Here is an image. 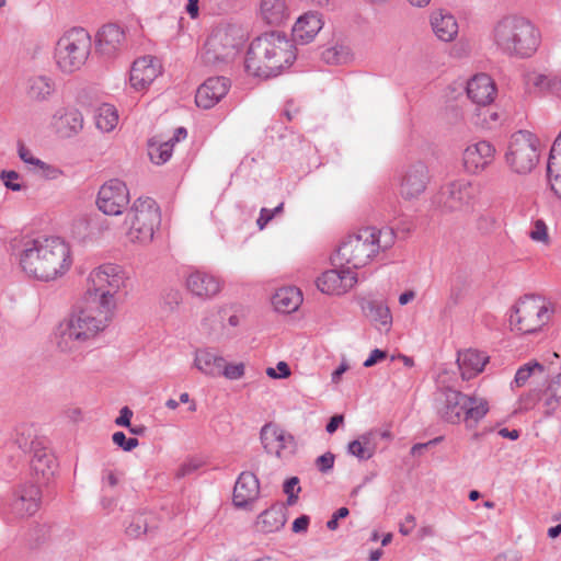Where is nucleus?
I'll return each mask as SVG.
<instances>
[{
  "mask_svg": "<svg viewBox=\"0 0 561 561\" xmlns=\"http://www.w3.org/2000/svg\"><path fill=\"white\" fill-rule=\"evenodd\" d=\"M239 41L227 27H218L207 37L201 59L207 67L221 70L233 61L239 51Z\"/></svg>",
  "mask_w": 561,
  "mask_h": 561,
  "instance_id": "9",
  "label": "nucleus"
},
{
  "mask_svg": "<svg viewBox=\"0 0 561 561\" xmlns=\"http://www.w3.org/2000/svg\"><path fill=\"white\" fill-rule=\"evenodd\" d=\"M286 511L287 508L284 503L273 504L259 515L256 529L263 534L278 531L286 524Z\"/></svg>",
  "mask_w": 561,
  "mask_h": 561,
  "instance_id": "26",
  "label": "nucleus"
},
{
  "mask_svg": "<svg viewBox=\"0 0 561 561\" xmlns=\"http://www.w3.org/2000/svg\"><path fill=\"white\" fill-rule=\"evenodd\" d=\"M536 373L542 375L545 373L543 365L536 360L529 362L517 369L514 382L517 387H522Z\"/></svg>",
  "mask_w": 561,
  "mask_h": 561,
  "instance_id": "42",
  "label": "nucleus"
},
{
  "mask_svg": "<svg viewBox=\"0 0 561 561\" xmlns=\"http://www.w3.org/2000/svg\"><path fill=\"white\" fill-rule=\"evenodd\" d=\"M299 479L291 477L284 483L283 491L287 495V505H294L297 501V494L300 492Z\"/></svg>",
  "mask_w": 561,
  "mask_h": 561,
  "instance_id": "48",
  "label": "nucleus"
},
{
  "mask_svg": "<svg viewBox=\"0 0 561 561\" xmlns=\"http://www.w3.org/2000/svg\"><path fill=\"white\" fill-rule=\"evenodd\" d=\"M344 422V415L343 414H334L333 416L330 417L327 426H325V431L329 433V434H333L336 432V430L339 428L340 425H342Z\"/></svg>",
  "mask_w": 561,
  "mask_h": 561,
  "instance_id": "62",
  "label": "nucleus"
},
{
  "mask_svg": "<svg viewBox=\"0 0 561 561\" xmlns=\"http://www.w3.org/2000/svg\"><path fill=\"white\" fill-rule=\"evenodd\" d=\"M443 397L438 413L440 419L447 423L465 422L467 428L472 430L489 412V403L484 398L468 396L451 388H446L443 391Z\"/></svg>",
  "mask_w": 561,
  "mask_h": 561,
  "instance_id": "5",
  "label": "nucleus"
},
{
  "mask_svg": "<svg viewBox=\"0 0 561 561\" xmlns=\"http://www.w3.org/2000/svg\"><path fill=\"white\" fill-rule=\"evenodd\" d=\"M293 41L298 45H307L316 37V14L308 11L300 15L291 30Z\"/></svg>",
  "mask_w": 561,
  "mask_h": 561,
  "instance_id": "30",
  "label": "nucleus"
},
{
  "mask_svg": "<svg viewBox=\"0 0 561 561\" xmlns=\"http://www.w3.org/2000/svg\"><path fill=\"white\" fill-rule=\"evenodd\" d=\"M444 439L443 436H437L426 443H417V444H414L412 447H411V450H410V454L413 456V457H420L424 454L425 450H427L431 446H435L437 444H439L442 440Z\"/></svg>",
  "mask_w": 561,
  "mask_h": 561,
  "instance_id": "54",
  "label": "nucleus"
},
{
  "mask_svg": "<svg viewBox=\"0 0 561 561\" xmlns=\"http://www.w3.org/2000/svg\"><path fill=\"white\" fill-rule=\"evenodd\" d=\"M310 523V518L307 515H301L296 518L293 523V531L294 533H302L306 531Z\"/></svg>",
  "mask_w": 561,
  "mask_h": 561,
  "instance_id": "63",
  "label": "nucleus"
},
{
  "mask_svg": "<svg viewBox=\"0 0 561 561\" xmlns=\"http://www.w3.org/2000/svg\"><path fill=\"white\" fill-rule=\"evenodd\" d=\"M186 287L194 296L208 299L221 290V280L211 273L194 270L187 275Z\"/></svg>",
  "mask_w": 561,
  "mask_h": 561,
  "instance_id": "22",
  "label": "nucleus"
},
{
  "mask_svg": "<svg viewBox=\"0 0 561 561\" xmlns=\"http://www.w3.org/2000/svg\"><path fill=\"white\" fill-rule=\"evenodd\" d=\"M540 400V391L533 390L520 397L522 409L529 410Z\"/></svg>",
  "mask_w": 561,
  "mask_h": 561,
  "instance_id": "56",
  "label": "nucleus"
},
{
  "mask_svg": "<svg viewBox=\"0 0 561 561\" xmlns=\"http://www.w3.org/2000/svg\"><path fill=\"white\" fill-rule=\"evenodd\" d=\"M561 154V131L559 133L558 137L553 141V145L550 150L548 165H547V174L550 176L551 173V165L552 160L556 158V154Z\"/></svg>",
  "mask_w": 561,
  "mask_h": 561,
  "instance_id": "59",
  "label": "nucleus"
},
{
  "mask_svg": "<svg viewBox=\"0 0 561 561\" xmlns=\"http://www.w3.org/2000/svg\"><path fill=\"white\" fill-rule=\"evenodd\" d=\"M1 180L3 181V184L7 188L19 192L21 191L22 186L16 181L20 179V174L15 171H2L0 175Z\"/></svg>",
  "mask_w": 561,
  "mask_h": 561,
  "instance_id": "51",
  "label": "nucleus"
},
{
  "mask_svg": "<svg viewBox=\"0 0 561 561\" xmlns=\"http://www.w3.org/2000/svg\"><path fill=\"white\" fill-rule=\"evenodd\" d=\"M364 316L376 327H386L389 330L392 323V316L389 307L379 300L362 298L359 301Z\"/></svg>",
  "mask_w": 561,
  "mask_h": 561,
  "instance_id": "28",
  "label": "nucleus"
},
{
  "mask_svg": "<svg viewBox=\"0 0 561 561\" xmlns=\"http://www.w3.org/2000/svg\"><path fill=\"white\" fill-rule=\"evenodd\" d=\"M529 236L534 241H542V242L548 241L547 226L543 222V220L539 219V220L535 221L534 228L530 231Z\"/></svg>",
  "mask_w": 561,
  "mask_h": 561,
  "instance_id": "53",
  "label": "nucleus"
},
{
  "mask_svg": "<svg viewBox=\"0 0 561 561\" xmlns=\"http://www.w3.org/2000/svg\"><path fill=\"white\" fill-rule=\"evenodd\" d=\"M357 283V274L350 267H335L318 277V290L327 295H343Z\"/></svg>",
  "mask_w": 561,
  "mask_h": 561,
  "instance_id": "16",
  "label": "nucleus"
},
{
  "mask_svg": "<svg viewBox=\"0 0 561 561\" xmlns=\"http://www.w3.org/2000/svg\"><path fill=\"white\" fill-rule=\"evenodd\" d=\"M173 144L171 141H164L157 144L154 141L149 142L148 154L150 160L156 164L165 163L172 156Z\"/></svg>",
  "mask_w": 561,
  "mask_h": 561,
  "instance_id": "41",
  "label": "nucleus"
},
{
  "mask_svg": "<svg viewBox=\"0 0 561 561\" xmlns=\"http://www.w3.org/2000/svg\"><path fill=\"white\" fill-rule=\"evenodd\" d=\"M347 451L359 460H368L375 454V446H365L360 440L348 443Z\"/></svg>",
  "mask_w": 561,
  "mask_h": 561,
  "instance_id": "45",
  "label": "nucleus"
},
{
  "mask_svg": "<svg viewBox=\"0 0 561 561\" xmlns=\"http://www.w3.org/2000/svg\"><path fill=\"white\" fill-rule=\"evenodd\" d=\"M32 440H41L35 436V432L30 426H21L18 428L15 444L24 453H32L34 449L31 447Z\"/></svg>",
  "mask_w": 561,
  "mask_h": 561,
  "instance_id": "44",
  "label": "nucleus"
},
{
  "mask_svg": "<svg viewBox=\"0 0 561 561\" xmlns=\"http://www.w3.org/2000/svg\"><path fill=\"white\" fill-rule=\"evenodd\" d=\"M321 59L327 65H343L351 59V49L336 42L321 51Z\"/></svg>",
  "mask_w": 561,
  "mask_h": 561,
  "instance_id": "39",
  "label": "nucleus"
},
{
  "mask_svg": "<svg viewBox=\"0 0 561 561\" xmlns=\"http://www.w3.org/2000/svg\"><path fill=\"white\" fill-rule=\"evenodd\" d=\"M260 493V483L255 472L243 471L237 479L233 489V504L237 507H245L252 503Z\"/></svg>",
  "mask_w": 561,
  "mask_h": 561,
  "instance_id": "24",
  "label": "nucleus"
},
{
  "mask_svg": "<svg viewBox=\"0 0 561 561\" xmlns=\"http://www.w3.org/2000/svg\"><path fill=\"white\" fill-rule=\"evenodd\" d=\"M260 440L266 454L282 460L291 458L297 451L295 437L273 422L262 426Z\"/></svg>",
  "mask_w": 561,
  "mask_h": 561,
  "instance_id": "12",
  "label": "nucleus"
},
{
  "mask_svg": "<svg viewBox=\"0 0 561 561\" xmlns=\"http://www.w3.org/2000/svg\"><path fill=\"white\" fill-rule=\"evenodd\" d=\"M181 298V293L179 290L171 289L164 295L163 300L164 304L169 305L170 309L172 310L175 306L180 304Z\"/></svg>",
  "mask_w": 561,
  "mask_h": 561,
  "instance_id": "61",
  "label": "nucleus"
},
{
  "mask_svg": "<svg viewBox=\"0 0 561 561\" xmlns=\"http://www.w3.org/2000/svg\"><path fill=\"white\" fill-rule=\"evenodd\" d=\"M230 81L226 77H211L201 84L196 91L195 103L198 107H214L229 91Z\"/></svg>",
  "mask_w": 561,
  "mask_h": 561,
  "instance_id": "21",
  "label": "nucleus"
},
{
  "mask_svg": "<svg viewBox=\"0 0 561 561\" xmlns=\"http://www.w3.org/2000/svg\"><path fill=\"white\" fill-rule=\"evenodd\" d=\"M550 318L549 308L542 298L536 295H525L514 306L510 316L513 330L522 334L537 332Z\"/></svg>",
  "mask_w": 561,
  "mask_h": 561,
  "instance_id": "10",
  "label": "nucleus"
},
{
  "mask_svg": "<svg viewBox=\"0 0 561 561\" xmlns=\"http://www.w3.org/2000/svg\"><path fill=\"white\" fill-rule=\"evenodd\" d=\"M125 41V32L119 25L105 24L96 33V51L106 58H113L123 49Z\"/></svg>",
  "mask_w": 561,
  "mask_h": 561,
  "instance_id": "20",
  "label": "nucleus"
},
{
  "mask_svg": "<svg viewBox=\"0 0 561 561\" xmlns=\"http://www.w3.org/2000/svg\"><path fill=\"white\" fill-rule=\"evenodd\" d=\"M92 38L83 27H72L57 41L54 57L58 68L66 73L79 70L88 60Z\"/></svg>",
  "mask_w": 561,
  "mask_h": 561,
  "instance_id": "7",
  "label": "nucleus"
},
{
  "mask_svg": "<svg viewBox=\"0 0 561 561\" xmlns=\"http://www.w3.org/2000/svg\"><path fill=\"white\" fill-rule=\"evenodd\" d=\"M428 181L426 164L421 161L412 163L401 176L400 195L407 201L417 198L425 191Z\"/></svg>",
  "mask_w": 561,
  "mask_h": 561,
  "instance_id": "17",
  "label": "nucleus"
},
{
  "mask_svg": "<svg viewBox=\"0 0 561 561\" xmlns=\"http://www.w3.org/2000/svg\"><path fill=\"white\" fill-rule=\"evenodd\" d=\"M127 236L131 242L148 244L161 225V213L151 197L137 198L126 216Z\"/></svg>",
  "mask_w": 561,
  "mask_h": 561,
  "instance_id": "8",
  "label": "nucleus"
},
{
  "mask_svg": "<svg viewBox=\"0 0 561 561\" xmlns=\"http://www.w3.org/2000/svg\"><path fill=\"white\" fill-rule=\"evenodd\" d=\"M128 203L129 191L126 184L118 179H112L104 183L96 198L99 209L110 216L121 215Z\"/></svg>",
  "mask_w": 561,
  "mask_h": 561,
  "instance_id": "14",
  "label": "nucleus"
},
{
  "mask_svg": "<svg viewBox=\"0 0 561 561\" xmlns=\"http://www.w3.org/2000/svg\"><path fill=\"white\" fill-rule=\"evenodd\" d=\"M31 471L37 483H47L55 474L57 461L43 440H32Z\"/></svg>",
  "mask_w": 561,
  "mask_h": 561,
  "instance_id": "19",
  "label": "nucleus"
},
{
  "mask_svg": "<svg viewBox=\"0 0 561 561\" xmlns=\"http://www.w3.org/2000/svg\"><path fill=\"white\" fill-rule=\"evenodd\" d=\"M494 147L485 140L468 146L463 152V165L470 173H478L489 165L494 157Z\"/></svg>",
  "mask_w": 561,
  "mask_h": 561,
  "instance_id": "23",
  "label": "nucleus"
},
{
  "mask_svg": "<svg viewBox=\"0 0 561 561\" xmlns=\"http://www.w3.org/2000/svg\"><path fill=\"white\" fill-rule=\"evenodd\" d=\"M493 42L505 55L529 58L538 49L541 41L535 24L520 15H506L496 22L492 32Z\"/></svg>",
  "mask_w": 561,
  "mask_h": 561,
  "instance_id": "4",
  "label": "nucleus"
},
{
  "mask_svg": "<svg viewBox=\"0 0 561 561\" xmlns=\"http://www.w3.org/2000/svg\"><path fill=\"white\" fill-rule=\"evenodd\" d=\"M133 411L128 407H124L121 410L119 416L115 420V424L118 426L130 427V419Z\"/></svg>",
  "mask_w": 561,
  "mask_h": 561,
  "instance_id": "60",
  "label": "nucleus"
},
{
  "mask_svg": "<svg viewBox=\"0 0 561 561\" xmlns=\"http://www.w3.org/2000/svg\"><path fill=\"white\" fill-rule=\"evenodd\" d=\"M55 92V81L47 76H33L27 80L26 94L37 102L46 101Z\"/></svg>",
  "mask_w": 561,
  "mask_h": 561,
  "instance_id": "34",
  "label": "nucleus"
},
{
  "mask_svg": "<svg viewBox=\"0 0 561 561\" xmlns=\"http://www.w3.org/2000/svg\"><path fill=\"white\" fill-rule=\"evenodd\" d=\"M350 514V510L347 507H340L336 510L332 517L328 520L327 527L330 530H335L339 527V520L347 517Z\"/></svg>",
  "mask_w": 561,
  "mask_h": 561,
  "instance_id": "55",
  "label": "nucleus"
},
{
  "mask_svg": "<svg viewBox=\"0 0 561 561\" xmlns=\"http://www.w3.org/2000/svg\"><path fill=\"white\" fill-rule=\"evenodd\" d=\"M118 122L116 108L107 103H102L95 110V124L102 131H111L115 128Z\"/></svg>",
  "mask_w": 561,
  "mask_h": 561,
  "instance_id": "38",
  "label": "nucleus"
},
{
  "mask_svg": "<svg viewBox=\"0 0 561 561\" xmlns=\"http://www.w3.org/2000/svg\"><path fill=\"white\" fill-rule=\"evenodd\" d=\"M284 210V203H279L275 208L273 209H270V208H265L263 207L261 210H260V216L256 220V225L259 227V229H264L266 227V225L274 218L276 217L277 215L282 214Z\"/></svg>",
  "mask_w": 561,
  "mask_h": 561,
  "instance_id": "47",
  "label": "nucleus"
},
{
  "mask_svg": "<svg viewBox=\"0 0 561 561\" xmlns=\"http://www.w3.org/2000/svg\"><path fill=\"white\" fill-rule=\"evenodd\" d=\"M296 59L294 44L279 32L265 33L253 39L248 48L244 68L248 75L268 79L277 77Z\"/></svg>",
  "mask_w": 561,
  "mask_h": 561,
  "instance_id": "3",
  "label": "nucleus"
},
{
  "mask_svg": "<svg viewBox=\"0 0 561 561\" xmlns=\"http://www.w3.org/2000/svg\"><path fill=\"white\" fill-rule=\"evenodd\" d=\"M489 357L477 350H466L458 352L457 363L461 371L462 379H471L483 370Z\"/></svg>",
  "mask_w": 561,
  "mask_h": 561,
  "instance_id": "27",
  "label": "nucleus"
},
{
  "mask_svg": "<svg viewBox=\"0 0 561 561\" xmlns=\"http://www.w3.org/2000/svg\"><path fill=\"white\" fill-rule=\"evenodd\" d=\"M227 379L237 380L243 377L244 375V364H224V369L221 371Z\"/></svg>",
  "mask_w": 561,
  "mask_h": 561,
  "instance_id": "50",
  "label": "nucleus"
},
{
  "mask_svg": "<svg viewBox=\"0 0 561 561\" xmlns=\"http://www.w3.org/2000/svg\"><path fill=\"white\" fill-rule=\"evenodd\" d=\"M158 527L157 518L151 512H138L130 517L126 526V535L130 538H139L141 535Z\"/></svg>",
  "mask_w": 561,
  "mask_h": 561,
  "instance_id": "35",
  "label": "nucleus"
},
{
  "mask_svg": "<svg viewBox=\"0 0 561 561\" xmlns=\"http://www.w3.org/2000/svg\"><path fill=\"white\" fill-rule=\"evenodd\" d=\"M225 358L216 352L204 348L196 351L194 365L203 374L216 377L220 376L224 369Z\"/></svg>",
  "mask_w": 561,
  "mask_h": 561,
  "instance_id": "31",
  "label": "nucleus"
},
{
  "mask_svg": "<svg viewBox=\"0 0 561 561\" xmlns=\"http://www.w3.org/2000/svg\"><path fill=\"white\" fill-rule=\"evenodd\" d=\"M57 129L62 137H72L83 128V116L76 108H68L60 115H56Z\"/></svg>",
  "mask_w": 561,
  "mask_h": 561,
  "instance_id": "36",
  "label": "nucleus"
},
{
  "mask_svg": "<svg viewBox=\"0 0 561 561\" xmlns=\"http://www.w3.org/2000/svg\"><path fill=\"white\" fill-rule=\"evenodd\" d=\"M125 286L122 268L115 264H103L88 277L84 306L60 323L57 332V347L72 354L83 344L103 331L112 319L116 307V295Z\"/></svg>",
  "mask_w": 561,
  "mask_h": 561,
  "instance_id": "1",
  "label": "nucleus"
},
{
  "mask_svg": "<svg viewBox=\"0 0 561 561\" xmlns=\"http://www.w3.org/2000/svg\"><path fill=\"white\" fill-rule=\"evenodd\" d=\"M374 233V227H365L348 234L330 256L331 264L335 267L347 266L352 271L366 266L377 254Z\"/></svg>",
  "mask_w": 561,
  "mask_h": 561,
  "instance_id": "6",
  "label": "nucleus"
},
{
  "mask_svg": "<svg viewBox=\"0 0 561 561\" xmlns=\"http://www.w3.org/2000/svg\"><path fill=\"white\" fill-rule=\"evenodd\" d=\"M473 198L469 182L456 181L443 186L437 195V204L445 213L460 211L469 207Z\"/></svg>",
  "mask_w": 561,
  "mask_h": 561,
  "instance_id": "15",
  "label": "nucleus"
},
{
  "mask_svg": "<svg viewBox=\"0 0 561 561\" xmlns=\"http://www.w3.org/2000/svg\"><path fill=\"white\" fill-rule=\"evenodd\" d=\"M468 98L478 105H488L494 100L496 88L486 73L473 76L466 87Z\"/></svg>",
  "mask_w": 561,
  "mask_h": 561,
  "instance_id": "25",
  "label": "nucleus"
},
{
  "mask_svg": "<svg viewBox=\"0 0 561 561\" xmlns=\"http://www.w3.org/2000/svg\"><path fill=\"white\" fill-rule=\"evenodd\" d=\"M374 243L376 244L377 253L386 251L394 243L396 233L392 228L376 229L374 227Z\"/></svg>",
  "mask_w": 561,
  "mask_h": 561,
  "instance_id": "43",
  "label": "nucleus"
},
{
  "mask_svg": "<svg viewBox=\"0 0 561 561\" xmlns=\"http://www.w3.org/2000/svg\"><path fill=\"white\" fill-rule=\"evenodd\" d=\"M302 302V295L299 288L294 286L279 288L272 298L276 311L290 313L296 311Z\"/></svg>",
  "mask_w": 561,
  "mask_h": 561,
  "instance_id": "29",
  "label": "nucleus"
},
{
  "mask_svg": "<svg viewBox=\"0 0 561 561\" xmlns=\"http://www.w3.org/2000/svg\"><path fill=\"white\" fill-rule=\"evenodd\" d=\"M261 15L271 25H280L289 16L285 0H262Z\"/></svg>",
  "mask_w": 561,
  "mask_h": 561,
  "instance_id": "37",
  "label": "nucleus"
},
{
  "mask_svg": "<svg viewBox=\"0 0 561 561\" xmlns=\"http://www.w3.org/2000/svg\"><path fill=\"white\" fill-rule=\"evenodd\" d=\"M41 503V489L37 484H22L3 500L2 511L14 517L35 514Z\"/></svg>",
  "mask_w": 561,
  "mask_h": 561,
  "instance_id": "13",
  "label": "nucleus"
},
{
  "mask_svg": "<svg viewBox=\"0 0 561 561\" xmlns=\"http://www.w3.org/2000/svg\"><path fill=\"white\" fill-rule=\"evenodd\" d=\"M18 154L24 163L32 165V170L45 179L55 180L61 174L59 169L33 157L31 150L22 141L18 144Z\"/></svg>",
  "mask_w": 561,
  "mask_h": 561,
  "instance_id": "33",
  "label": "nucleus"
},
{
  "mask_svg": "<svg viewBox=\"0 0 561 561\" xmlns=\"http://www.w3.org/2000/svg\"><path fill=\"white\" fill-rule=\"evenodd\" d=\"M162 72L161 61L153 56H144L133 62L129 73L130 85L136 91L147 89Z\"/></svg>",
  "mask_w": 561,
  "mask_h": 561,
  "instance_id": "18",
  "label": "nucleus"
},
{
  "mask_svg": "<svg viewBox=\"0 0 561 561\" xmlns=\"http://www.w3.org/2000/svg\"><path fill=\"white\" fill-rule=\"evenodd\" d=\"M290 374V368L285 362H278L276 368L268 367L266 369V375L273 379L287 378Z\"/></svg>",
  "mask_w": 561,
  "mask_h": 561,
  "instance_id": "52",
  "label": "nucleus"
},
{
  "mask_svg": "<svg viewBox=\"0 0 561 561\" xmlns=\"http://www.w3.org/2000/svg\"><path fill=\"white\" fill-rule=\"evenodd\" d=\"M387 356H388V353L386 351H382V350H379V348H375V350H373L370 352L369 356L364 362V366L365 367H373L376 364H378L379 362L386 359Z\"/></svg>",
  "mask_w": 561,
  "mask_h": 561,
  "instance_id": "57",
  "label": "nucleus"
},
{
  "mask_svg": "<svg viewBox=\"0 0 561 561\" xmlns=\"http://www.w3.org/2000/svg\"><path fill=\"white\" fill-rule=\"evenodd\" d=\"M335 456L334 454L328 451L320 457H318V467L322 472H328L333 468Z\"/></svg>",
  "mask_w": 561,
  "mask_h": 561,
  "instance_id": "58",
  "label": "nucleus"
},
{
  "mask_svg": "<svg viewBox=\"0 0 561 561\" xmlns=\"http://www.w3.org/2000/svg\"><path fill=\"white\" fill-rule=\"evenodd\" d=\"M10 250L21 270L42 282L61 277L72 264L70 248L59 237L14 238Z\"/></svg>",
  "mask_w": 561,
  "mask_h": 561,
  "instance_id": "2",
  "label": "nucleus"
},
{
  "mask_svg": "<svg viewBox=\"0 0 561 561\" xmlns=\"http://www.w3.org/2000/svg\"><path fill=\"white\" fill-rule=\"evenodd\" d=\"M431 25L436 36L444 41H453L458 33V24L451 14L436 11L432 13Z\"/></svg>",
  "mask_w": 561,
  "mask_h": 561,
  "instance_id": "32",
  "label": "nucleus"
},
{
  "mask_svg": "<svg viewBox=\"0 0 561 561\" xmlns=\"http://www.w3.org/2000/svg\"><path fill=\"white\" fill-rule=\"evenodd\" d=\"M537 137L528 130H518L512 135L506 161L518 174L529 173L538 163Z\"/></svg>",
  "mask_w": 561,
  "mask_h": 561,
  "instance_id": "11",
  "label": "nucleus"
},
{
  "mask_svg": "<svg viewBox=\"0 0 561 561\" xmlns=\"http://www.w3.org/2000/svg\"><path fill=\"white\" fill-rule=\"evenodd\" d=\"M198 467H199V463H197V462H194V461L185 462L179 468L176 477L182 478L187 474H191L194 471H196L198 469Z\"/></svg>",
  "mask_w": 561,
  "mask_h": 561,
  "instance_id": "64",
  "label": "nucleus"
},
{
  "mask_svg": "<svg viewBox=\"0 0 561 561\" xmlns=\"http://www.w3.org/2000/svg\"><path fill=\"white\" fill-rule=\"evenodd\" d=\"M113 443L124 451H131L139 445V440L135 437L127 438L123 432H115L112 436Z\"/></svg>",
  "mask_w": 561,
  "mask_h": 561,
  "instance_id": "49",
  "label": "nucleus"
},
{
  "mask_svg": "<svg viewBox=\"0 0 561 561\" xmlns=\"http://www.w3.org/2000/svg\"><path fill=\"white\" fill-rule=\"evenodd\" d=\"M543 394L547 397L545 400L546 415L550 416L561 400V373L550 380Z\"/></svg>",
  "mask_w": 561,
  "mask_h": 561,
  "instance_id": "40",
  "label": "nucleus"
},
{
  "mask_svg": "<svg viewBox=\"0 0 561 561\" xmlns=\"http://www.w3.org/2000/svg\"><path fill=\"white\" fill-rule=\"evenodd\" d=\"M527 84H531L536 88L540 93H546L549 90V87L552 81V77L542 75V73H529L527 76Z\"/></svg>",
  "mask_w": 561,
  "mask_h": 561,
  "instance_id": "46",
  "label": "nucleus"
}]
</instances>
